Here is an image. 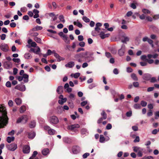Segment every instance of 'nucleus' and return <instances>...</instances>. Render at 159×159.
I'll list each match as a JSON object with an SVG mask.
<instances>
[{
	"instance_id": "3c124183",
	"label": "nucleus",
	"mask_w": 159,
	"mask_h": 159,
	"mask_svg": "<svg viewBox=\"0 0 159 159\" xmlns=\"http://www.w3.org/2000/svg\"><path fill=\"white\" fill-rule=\"evenodd\" d=\"M133 86L135 88L138 87L139 86V83L138 82H133Z\"/></svg>"
},
{
	"instance_id": "dca6fc26",
	"label": "nucleus",
	"mask_w": 159,
	"mask_h": 159,
	"mask_svg": "<svg viewBox=\"0 0 159 159\" xmlns=\"http://www.w3.org/2000/svg\"><path fill=\"white\" fill-rule=\"evenodd\" d=\"M35 136V133L34 132H31L28 133V137L29 139H33Z\"/></svg>"
},
{
	"instance_id": "f8f14e48",
	"label": "nucleus",
	"mask_w": 159,
	"mask_h": 159,
	"mask_svg": "<svg viewBox=\"0 0 159 159\" xmlns=\"http://www.w3.org/2000/svg\"><path fill=\"white\" fill-rule=\"evenodd\" d=\"M15 88L21 91H24L25 90V85H18L15 87Z\"/></svg>"
},
{
	"instance_id": "393cba45",
	"label": "nucleus",
	"mask_w": 159,
	"mask_h": 159,
	"mask_svg": "<svg viewBox=\"0 0 159 159\" xmlns=\"http://www.w3.org/2000/svg\"><path fill=\"white\" fill-rule=\"evenodd\" d=\"M49 152V149L48 148L44 149L42 151V153L43 155H47Z\"/></svg>"
},
{
	"instance_id": "f704fd0d",
	"label": "nucleus",
	"mask_w": 159,
	"mask_h": 159,
	"mask_svg": "<svg viewBox=\"0 0 159 159\" xmlns=\"http://www.w3.org/2000/svg\"><path fill=\"white\" fill-rule=\"evenodd\" d=\"M101 115L102 116V117L104 120H105L107 118V115L104 111H103L101 113Z\"/></svg>"
},
{
	"instance_id": "4be33fe9",
	"label": "nucleus",
	"mask_w": 159,
	"mask_h": 159,
	"mask_svg": "<svg viewBox=\"0 0 159 159\" xmlns=\"http://www.w3.org/2000/svg\"><path fill=\"white\" fill-rule=\"evenodd\" d=\"M57 59V61L58 62H59L61 60H63L64 59L61 57L57 53H55V55L54 56Z\"/></svg>"
},
{
	"instance_id": "c85d7f7f",
	"label": "nucleus",
	"mask_w": 159,
	"mask_h": 159,
	"mask_svg": "<svg viewBox=\"0 0 159 159\" xmlns=\"http://www.w3.org/2000/svg\"><path fill=\"white\" fill-rule=\"evenodd\" d=\"M69 98L71 101L74 100L75 99V95L72 93H70L69 96Z\"/></svg>"
},
{
	"instance_id": "4468645a",
	"label": "nucleus",
	"mask_w": 159,
	"mask_h": 159,
	"mask_svg": "<svg viewBox=\"0 0 159 159\" xmlns=\"http://www.w3.org/2000/svg\"><path fill=\"white\" fill-rule=\"evenodd\" d=\"M110 35L109 34H105L104 32L102 31L99 34V36L100 38L102 39H103L106 38L110 36Z\"/></svg>"
},
{
	"instance_id": "13d9d810",
	"label": "nucleus",
	"mask_w": 159,
	"mask_h": 159,
	"mask_svg": "<svg viewBox=\"0 0 159 159\" xmlns=\"http://www.w3.org/2000/svg\"><path fill=\"white\" fill-rule=\"evenodd\" d=\"M10 26L11 28H14L16 25V24L15 22H12L10 24Z\"/></svg>"
},
{
	"instance_id": "680f3d73",
	"label": "nucleus",
	"mask_w": 159,
	"mask_h": 159,
	"mask_svg": "<svg viewBox=\"0 0 159 159\" xmlns=\"http://www.w3.org/2000/svg\"><path fill=\"white\" fill-rule=\"evenodd\" d=\"M88 102L87 101H85L82 102L81 103V105L82 107H83L86 105L87 103Z\"/></svg>"
},
{
	"instance_id": "603ef678",
	"label": "nucleus",
	"mask_w": 159,
	"mask_h": 159,
	"mask_svg": "<svg viewBox=\"0 0 159 159\" xmlns=\"http://www.w3.org/2000/svg\"><path fill=\"white\" fill-rule=\"evenodd\" d=\"M142 11L145 14H149L150 13V11L149 10L146 9H143L142 10Z\"/></svg>"
},
{
	"instance_id": "5701e85b",
	"label": "nucleus",
	"mask_w": 159,
	"mask_h": 159,
	"mask_svg": "<svg viewBox=\"0 0 159 159\" xmlns=\"http://www.w3.org/2000/svg\"><path fill=\"white\" fill-rule=\"evenodd\" d=\"M63 87L61 86H59L57 89V91L58 94H61L63 92Z\"/></svg>"
},
{
	"instance_id": "6ab92c4d",
	"label": "nucleus",
	"mask_w": 159,
	"mask_h": 159,
	"mask_svg": "<svg viewBox=\"0 0 159 159\" xmlns=\"http://www.w3.org/2000/svg\"><path fill=\"white\" fill-rule=\"evenodd\" d=\"M73 24L75 25L80 28H82L83 26L82 25L79 21L78 20L76 21H74Z\"/></svg>"
},
{
	"instance_id": "ea45409f",
	"label": "nucleus",
	"mask_w": 159,
	"mask_h": 159,
	"mask_svg": "<svg viewBox=\"0 0 159 159\" xmlns=\"http://www.w3.org/2000/svg\"><path fill=\"white\" fill-rule=\"evenodd\" d=\"M59 18L60 21L63 23H64L65 22V20L64 19V16L63 15H60L59 16Z\"/></svg>"
},
{
	"instance_id": "2f4dec72",
	"label": "nucleus",
	"mask_w": 159,
	"mask_h": 159,
	"mask_svg": "<svg viewBox=\"0 0 159 159\" xmlns=\"http://www.w3.org/2000/svg\"><path fill=\"white\" fill-rule=\"evenodd\" d=\"M67 100V98H64L62 99H61V100H59L58 101V102L59 104L62 105L64 102H66Z\"/></svg>"
},
{
	"instance_id": "a19ab883",
	"label": "nucleus",
	"mask_w": 159,
	"mask_h": 159,
	"mask_svg": "<svg viewBox=\"0 0 159 159\" xmlns=\"http://www.w3.org/2000/svg\"><path fill=\"white\" fill-rule=\"evenodd\" d=\"M82 20L86 23L89 22L90 21L89 19L85 16H83Z\"/></svg>"
},
{
	"instance_id": "c756f323",
	"label": "nucleus",
	"mask_w": 159,
	"mask_h": 159,
	"mask_svg": "<svg viewBox=\"0 0 159 159\" xmlns=\"http://www.w3.org/2000/svg\"><path fill=\"white\" fill-rule=\"evenodd\" d=\"M43 27L41 26H39L37 25L35 27L32 28V30H34L35 31H38L39 30H41L42 29Z\"/></svg>"
},
{
	"instance_id": "f3484780",
	"label": "nucleus",
	"mask_w": 159,
	"mask_h": 159,
	"mask_svg": "<svg viewBox=\"0 0 159 159\" xmlns=\"http://www.w3.org/2000/svg\"><path fill=\"white\" fill-rule=\"evenodd\" d=\"M37 154L38 152L37 151H34L32 156L29 158V159H39L37 157H36V156L37 155Z\"/></svg>"
},
{
	"instance_id": "aec40b11",
	"label": "nucleus",
	"mask_w": 159,
	"mask_h": 159,
	"mask_svg": "<svg viewBox=\"0 0 159 159\" xmlns=\"http://www.w3.org/2000/svg\"><path fill=\"white\" fill-rule=\"evenodd\" d=\"M75 65L74 62L73 61H70L68 63L65 65V66L66 67L69 68H72Z\"/></svg>"
},
{
	"instance_id": "5fc2aeb1",
	"label": "nucleus",
	"mask_w": 159,
	"mask_h": 159,
	"mask_svg": "<svg viewBox=\"0 0 159 159\" xmlns=\"http://www.w3.org/2000/svg\"><path fill=\"white\" fill-rule=\"evenodd\" d=\"M111 128H112V125L110 123L108 124L106 126V129H108V130L110 129H111Z\"/></svg>"
},
{
	"instance_id": "a18cd8bd",
	"label": "nucleus",
	"mask_w": 159,
	"mask_h": 159,
	"mask_svg": "<svg viewBox=\"0 0 159 159\" xmlns=\"http://www.w3.org/2000/svg\"><path fill=\"white\" fill-rule=\"evenodd\" d=\"M58 34L60 36L62 37L63 39H66V37H67V36L64 34L62 32H60Z\"/></svg>"
},
{
	"instance_id": "338daca9",
	"label": "nucleus",
	"mask_w": 159,
	"mask_h": 159,
	"mask_svg": "<svg viewBox=\"0 0 159 159\" xmlns=\"http://www.w3.org/2000/svg\"><path fill=\"white\" fill-rule=\"evenodd\" d=\"M6 86L7 87H11V82L9 81L7 82L6 84Z\"/></svg>"
},
{
	"instance_id": "c03bdc74",
	"label": "nucleus",
	"mask_w": 159,
	"mask_h": 159,
	"mask_svg": "<svg viewBox=\"0 0 159 159\" xmlns=\"http://www.w3.org/2000/svg\"><path fill=\"white\" fill-rule=\"evenodd\" d=\"M25 116H24V117H22V116H21V117L19 118L16 121V123H19L21 122H22L23 118H24L25 119Z\"/></svg>"
},
{
	"instance_id": "a878e982",
	"label": "nucleus",
	"mask_w": 159,
	"mask_h": 159,
	"mask_svg": "<svg viewBox=\"0 0 159 159\" xmlns=\"http://www.w3.org/2000/svg\"><path fill=\"white\" fill-rule=\"evenodd\" d=\"M26 110V107L24 105L21 106L20 108V113L24 112Z\"/></svg>"
},
{
	"instance_id": "412c9836",
	"label": "nucleus",
	"mask_w": 159,
	"mask_h": 159,
	"mask_svg": "<svg viewBox=\"0 0 159 159\" xmlns=\"http://www.w3.org/2000/svg\"><path fill=\"white\" fill-rule=\"evenodd\" d=\"M63 142L67 143H70L71 142V139L67 137H65L63 138Z\"/></svg>"
},
{
	"instance_id": "1a4fd4ad",
	"label": "nucleus",
	"mask_w": 159,
	"mask_h": 159,
	"mask_svg": "<svg viewBox=\"0 0 159 159\" xmlns=\"http://www.w3.org/2000/svg\"><path fill=\"white\" fill-rule=\"evenodd\" d=\"M81 148L80 147L78 146H74L72 149L73 153L74 154H77L80 152Z\"/></svg>"
},
{
	"instance_id": "864d4df0",
	"label": "nucleus",
	"mask_w": 159,
	"mask_h": 159,
	"mask_svg": "<svg viewBox=\"0 0 159 159\" xmlns=\"http://www.w3.org/2000/svg\"><path fill=\"white\" fill-rule=\"evenodd\" d=\"M12 61L14 62L17 63H19L20 61V59L19 58H13L12 59Z\"/></svg>"
},
{
	"instance_id": "774afa93",
	"label": "nucleus",
	"mask_w": 159,
	"mask_h": 159,
	"mask_svg": "<svg viewBox=\"0 0 159 159\" xmlns=\"http://www.w3.org/2000/svg\"><path fill=\"white\" fill-rule=\"evenodd\" d=\"M142 159H153V157L152 156L144 157Z\"/></svg>"
},
{
	"instance_id": "7ed1b4c3",
	"label": "nucleus",
	"mask_w": 159,
	"mask_h": 159,
	"mask_svg": "<svg viewBox=\"0 0 159 159\" xmlns=\"http://www.w3.org/2000/svg\"><path fill=\"white\" fill-rule=\"evenodd\" d=\"M50 122L53 124H57L59 123V120L58 118L56 116H52L49 118Z\"/></svg>"
},
{
	"instance_id": "39448f33",
	"label": "nucleus",
	"mask_w": 159,
	"mask_h": 159,
	"mask_svg": "<svg viewBox=\"0 0 159 159\" xmlns=\"http://www.w3.org/2000/svg\"><path fill=\"white\" fill-rule=\"evenodd\" d=\"M4 67L7 69H9L12 67V64L11 62L9 61H5L3 63Z\"/></svg>"
},
{
	"instance_id": "ddd939ff",
	"label": "nucleus",
	"mask_w": 159,
	"mask_h": 159,
	"mask_svg": "<svg viewBox=\"0 0 159 159\" xmlns=\"http://www.w3.org/2000/svg\"><path fill=\"white\" fill-rule=\"evenodd\" d=\"M151 77V75L148 73L144 74L142 76L143 80L148 81L150 80Z\"/></svg>"
},
{
	"instance_id": "2eb2a0df",
	"label": "nucleus",
	"mask_w": 159,
	"mask_h": 159,
	"mask_svg": "<svg viewBox=\"0 0 159 159\" xmlns=\"http://www.w3.org/2000/svg\"><path fill=\"white\" fill-rule=\"evenodd\" d=\"M35 31L32 30V29H31L29 31V35L31 36L36 37V36L38 35L39 34L37 32H35Z\"/></svg>"
},
{
	"instance_id": "49530a36",
	"label": "nucleus",
	"mask_w": 159,
	"mask_h": 159,
	"mask_svg": "<svg viewBox=\"0 0 159 159\" xmlns=\"http://www.w3.org/2000/svg\"><path fill=\"white\" fill-rule=\"evenodd\" d=\"M143 149H141L139 152H138L137 155L139 157H141L143 156Z\"/></svg>"
},
{
	"instance_id": "de8ad7c7",
	"label": "nucleus",
	"mask_w": 159,
	"mask_h": 159,
	"mask_svg": "<svg viewBox=\"0 0 159 159\" xmlns=\"http://www.w3.org/2000/svg\"><path fill=\"white\" fill-rule=\"evenodd\" d=\"M24 116L25 117V118H26V119L25 118H23L22 122L24 123H25L27 122L28 119L27 116L26 115H24L22 116V117H24Z\"/></svg>"
},
{
	"instance_id": "79ce46f5",
	"label": "nucleus",
	"mask_w": 159,
	"mask_h": 159,
	"mask_svg": "<svg viewBox=\"0 0 159 159\" xmlns=\"http://www.w3.org/2000/svg\"><path fill=\"white\" fill-rule=\"evenodd\" d=\"M134 2L135 3H132L130 5V7L133 9H135L136 8V6L135 4H136V1H134Z\"/></svg>"
},
{
	"instance_id": "69168bd1",
	"label": "nucleus",
	"mask_w": 159,
	"mask_h": 159,
	"mask_svg": "<svg viewBox=\"0 0 159 159\" xmlns=\"http://www.w3.org/2000/svg\"><path fill=\"white\" fill-rule=\"evenodd\" d=\"M113 72L115 74H118L119 73L118 70L117 68H115L113 70Z\"/></svg>"
},
{
	"instance_id": "0e129e2a",
	"label": "nucleus",
	"mask_w": 159,
	"mask_h": 159,
	"mask_svg": "<svg viewBox=\"0 0 159 159\" xmlns=\"http://www.w3.org/2000/svg\"><path fill=\"white\" fill-rule=\"evenodd\" d=\"M89 155V153H85L83 155V157L84 158H86Z\"/></svg>"
},
{
	"instance_id": "8fccbe9b",
	"label": "nucleus",
	"mask_w": 159,
	"mask_h": 159,
	"mask_svg": "<svg viewBox=\"0 0 159 159\" xmlns=\"http://www.w3.org/2000/svg\"><path fill=\"white\" fill-rule=\"evenodd\" d=\"M141 105L143 107H145L147 105V102L144 101H142L140 103Z\"/></svg>"
},
{
	"instance_id": "37998d69",
	"label": "nucleus",
	"mask_w": 159,
	"mask_h": 159,
	"mask_svg": "<svg viewBox=\"0 0 159 159\" xmlns=\"http://www.w3.org/2000/svg\"><path fill=\"white\" fill-rule=\"evenodd\" d=\"M134 107L135 109H140L141 108V106L139 104H135L134 105Z\"/></svg>"
},
{
	"instance_id": "e433bc0d",
	"label": "nucleus",
	"mask_w": 159,
	"mask_h": 159,
	"mask_svg": "<svg viewBox=\"0 0 159 159\" xmlns=\"http://www.w3.org/2000/svg\"><path fill=\"white\" fill-rule=\"evenodd\" d=\"M105 138L102 135H100L99 139V142L101 143H103L105 141Z\"/></svg>"
},
{
	"instance_id": "473e14b6",
	"label": "nucleus",
	"mask_w": 159,
	"mask_h": 159,
	"mask_svg": "<svg viewBox=\"0 0 159 159\" xmlns=\"http://www.w3.org/2000/svg\"><path fill=\"white\" fill-rule=\"evenodd\" d=\"M80 75V73L78 72L74 74H71V76L73 77L74 78L76 79L78 78Z\"/></svg>"
},
{
	"instance_id": "9d476101",
	"label": "nucleus",
	"mask_w": 159,
	"mask_h": 159,
	"mask_svg": "<svg viewBox=\"0 0 159 159\" xmlns=\"http://www.w3.org/2000/svg\"><path fill=\"white\" fill-rule=\"evenodd\" d=\"M23 152L24 153H29L30 151V148L29 146L25 145L23 147Z\"/></svg>"
},
{
	"instance_id": "c9c22d12",
	"label": "nucleus",
	"mask_w": 159,
	"mask_h": 159,
	"mask_svg": "<svg viewBox=\"0 0 159 159\" xmlns=\"http://www.w3.org/2000/svg\"><path fill=\"white\" fill-rule=\"evenodd\" d=\"M123 37L124 39H122L121 41L122 43H126V42L128 41L129 40V39L127 36H124Z\"/></svg>"
},
{
	"instance_id": "a211bd4d",
	"label": "nucleus",
	"mask_w": 159,
	"mask_h": 159,
	"mask_svg": "<svg viewBox=\"0 0 159 159\" xmlns=\"http://www.w3.org/2000/svg\"><path fill=\"white\" fill-rule=\"evenodd\" d=\"M37 49H35L34 48H32L30 49V51H32L36 54H37L38 52H40V49L39 47H37Z\"/></svg>"
},
{
	"instance_id": "b1692460",
	"label": "nucleus",
	"mask_w": 159,
	"mask_h": 159,
	"mask_svg": "<svg viewBox=\"0 0 159 159\" xmlns=\"http://www.w3.org/2000/svg\"><path fill=\"white\" fill-rule=\"evenodd\" d=\"M56 131L52 129H50L48 130V134L50 135H54L56 133Z\"/></svg>"
},
{
	"instance_id": "9b49d317",
	"label": "nucleus",
	"mask_w": 159,
	"mask_h": 159,
	"mask_svg": "<svg viewBox=\"0 0 159 159\" xmlns=\"http://www.w3.org/2000/svg\"><path fill=\"white\" fill-rule=\"evenodd\" d=\"M80 133L83 136V137L88 135L89 134L88 130L85 128H83L81 129Z\"/></svg>"
},
{
	"instance_id": "09e8293b",
	"label": "nucleus",
	"mask_w": 159,
	"mask_h": 159,
	"mask_svg": "<svg viewBox=\"0 0 159 159\" xmlns=\"http://www.w3.org/2000/svg\"><path fill=\"white\" fill-rule=\"evenodd\" d=\"M34 40L37 43H40L41 42V40L40 38H38L37 37H35L34 38Z\"/></svg>"
},
{
	"instance_id": "58836bf2",
	"label": "nucleus",
	"mask_w": 159,
	"mask_h": 159,
	"mask_svg": "<svg viewBox=\"0 0 159 159\" xmlns=\"http://www.w3.org/2000/svg\"><path fill=\"white\" fill-rule=\"evenodd\" d=\"M36 125L35 122L34 121H32L30 124V126L31 128H33L35 127Z\"/></svg>"
},
{
	"instance_id": "bb28decb",
	"label": "nucleus",
	"mask_w": 159,
	"mask_h": 159,
	"mask_svg": "<svg viewBox=\"0 0 159 159\" xmlns=\"http://www.w3.org/2000/svg\"><path fill=\"white\" fill-rule=\"evenodd\" d=\"M15 101L16 104L18 105H20L22 103L21 99L19 98H16L15 100Z\"/></svg>"
},
{
	"instance_id": "7c9ffc66",
	"label": "nucleus",
	"mask_w": 159,
	"mask_h": 159,
	"mask_svg": "<svg viewBox=\"0 0 159 159\" xmlns=\"http://www.w3.org/2000/svg\"><path fill=\"white\" fill-rule=\"evenodd\" d=\"M14 139L15 138L14 137H8L7 138V141L8 143H10L11 142V141H13L14 140Z\"/></svg>"
},
{
	"instance_id": "72a5a7b5",
	"label": "nucleus",
	"mask_w": 159,
	"mask_h": 159,
	"mask_svg": "<svg viewBox=\"0 0 159 159\" xmlns=\"http://www.w3.org/2000/svg\"><path fill=\"white\" fill-rule=\"evenodd\" d=\"M24 57L26 59H28L31 58V55L29 53H26L24 55Z\"/></svg>"
},
{
	"instance_id": "20e7f679",
	"label": "nucleus",
	"mask_w": 159,
	"mask_h": 159,
	"mask_svg": "<svg viewBox=\"0 0 159 159\" xmlns=\"http://www.w3.org/2000/svg\"><path fill=\"white\" fill-rule=\"evenodd\" d=\"M7 147L9 150L14 151L17 148V145L15 143H13L7 145Z\"/></svg>"
},
{
	"instance_id": "0eeeda50",
	"label": "nucleus",
	"mask_w": 159,
	"mask_h": 159,
	"mask_svg": "<svg viewBox=\"0 0 159 159\" xmlns=\"http://www.w3.org/2000/svg\"><path fill=\"white\" fill-rule=\"evenodd\" d=\"M0 48L1 50L4 52H7L8 51L9 47L5 43L1 44L0 46Z\"/></svg>"
},
{
	"instance_id": "052dcab7",
	"label": "nucleus",
	"mask_w": 159,
	"mask_h": 159,
	"mask_svg": "<svg viewBox=\"0 0 159 159\" xmlns=\"http://www.w3.org/2000/svg\"><path fill=\"white\" fill-rule=\"evenodd\" d=\"M78 40L79 41H81L84 40L83 36L82 35H80L78 36Z\"/></svg>"
},
{
	"instance_id": "423d86ee",
	"label": "nucleus",
	"mask_w": 159,
	"mask_h": 159,
	"mask_svg": "<svg viewBox=\"0 0 159 159\" xmlns=\"http://www.w3.org/2000/svg\"><path fill=\"white\" fill-rule=\"evenodd\" d=\"M125 46L123 44L121 48L119 49L118 51V53L120 56H123L125 53Z\"/></svg>"
},
{
	"instance_id": "f03ea898",
	"label": "nucleus",
	"mask_w": 159,
	"mask_h": 159,
	"mask_svg": "<svg viewBox=\"0 0 159 159\" xmlns=\"http://www.w3.org/2000/svg\"><path fill=\"white\" fill-rule=\"evenodd\" d=\"M93 52H81L79 54H76L75 56V58H84L85 60H87V61L89 62L94 59V57H90L88 56V55L89 56H92L93 55Z\"/></svg>"
},
{
	"instance_id": "bf43d9fd",
	"label": "nucleus",
	"mask_w": 159,
	"mask_h": 159,
	"mask_svg": "<svg viewBox=\"0 0 159 159\" xmlns=\"http://www.w3.org/2000/svg\"><path fill=\"white\" fill-rule=\"evenodd\" d=\"M150 80V82L151 83H154L157 82V80L155 77H152L151 78Z\"/></svg>"
},
{
	"instance_id": "e2e57ef3",
	"label": "nucleus",
	"mask_w": 159,
	"mask_h": 159,
	"mask_svg": "<svg viewBox=\"0 0 159 159\" xmlns=\"http://www.w3.org/2000/svg\"><path fill=\"white\" fill-rule=\"evenodd\" d=\"M140 139L139 136H137L135 137V139L134 140V142L136 143L137 142H139V141Z\"/></svg>"
},
{
	"instance_id": "6e6552de",
	"label": "nucleus",
	"mask_w": 159,
	"mask_h": 159,
	"mask_svg": "<svg viewBox=\"0 0 159 159\" xmlns=\"http://www.w3.org/2000/svg\"><path fill=\"white\" fill-rule=\"evenodd\" d=\"M80 126L78 124H75L72 125L68 126V129L71 130H74L75 131H77L78 130L75 129L76 128H79Z\"/></svg>"
},
{
	"instance_id": "cd10ccee",
	"label": "nucleus",
	"mask_w": 159,
	"mask_h": 159,
	"mask_svg": "<svg viewBox=\"0 0 159 159\" xmlns=\"http://www.w3.org/2000/svg\"><path fill=\"white\" fill-rule=\"evenodd\" d=\"M131 77L133 80L134 81H137L138 80V78L136 75L134 73L132 74L131 75Z\"/></svg>"
},
{
	"instance_id": "4d7b16f0",
	"label": "nucleus",
	"mask_w": 159,
	"mask_h": 159,
	"mask_svg": "<svg viewBox=\"0 0 159 159\" xmlns=\"http://www.w3.org/2000/svg\"><path fill=\"white\" fill-rule=\"evenodd\" d=\"M147 56L145 55H143L141 56V59L142 60H145L147 61V59H148L147 58Z\"/></svg>"
},
{
	"instance_id": "f257e3e1",
	"label": "nucleus",
	"mask_w": 159,
	"mask_h": 159,
	"mask_svg": "<svg viewBox=\"0 0 159 159\" xmlns=\"http://www.w3.org/2000/svg\"><path fill=\"white\" fill-rule=\"evenodd\" d=\"M8 118L5 107H0V128H4L7 124Z\"/></svg>"
},
{
	"instance_id": "6e6d98bb",
	"label": "nucleus",
	"mask_w": 159,
	"mask_h": 159,
	"mask_svg": "<svg viewBox=\"0 0 159 159\" xmlns=\"http://www.w3.org/2000/svg\"><path fill=\"white\" fill-rule=\"evenodd\" d=\"M132 115V112L131 111H129L126 112V115L127 116L129 117L131 116Z\"/></svg>"
},
{
	"instance_id": "4c0bfd02",
	"label": "nucleus",
	"mask_w": 159,
	"mask_h": 159,
	"mask_svg": "<svg viewBox=\"0 0 159 159\" xmlns=\"http://www.w3.org/2000/svg\"><path fill=\"white\" fill-rule=\"evenodd\" d=\"M133 150L134 152H139L141 149L138 146H134L133 147Z\"/></svg>"
}]
</instances>
